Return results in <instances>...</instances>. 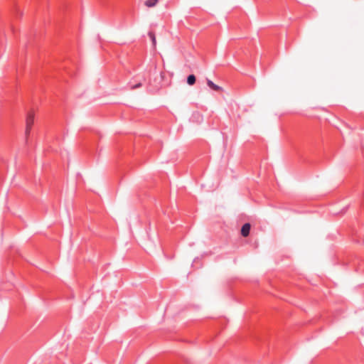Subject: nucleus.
<instances>
[{
	"label": "nucleus",
	"mask_w": 364,
	"mask_h": 364,
	"mask_svg": "<svg viewBox=\"0 0 364 364\" xmlns=\"http://www.w3.org/2000/svg\"><path fill=\"white\" fill-rule=\"evenodd\" d=\"M34 121V115L32 112H28L26 116V136L28 137Z\"/></svg>",
	"instance_id": "1"
},
{
	"label": "nucleus",
	"mask_w": 364,
	"mask_h": 364,
	"mask_svg": "<svg viewBox=\"0 0 364 364\" xmlns=\"http://www.w3.org/2000/svg\"><path fill=\"white\" fill-rule=\"evenodd\" d=\"M250 224L248 223H245L241 228V235L243 237H247L250 235Z\"/></svg>",
	"instance_id": "2"
},
{
	"label": "nucleus",
	"mask_w": 364,
	"mask_h": 364,
	"mask_svg": "<svg viewBox=\"0 0 364 364\" xmlns=\"http://www.w3.org/2000/svg\"><path fill=\"white\" fill-rule=\"evenodd\" d=\"M208 86L214 91L222 90V87L215 84L212 80L207 79Z\"/></svg>",
	"instance_id": "3"
},
{
	"label": "nucleus",
	"mask_w": 364,
	"mask_h": 364,
	"mask_svg": "<svg viewBox=\"0 0 364 364\" xmlns=\"http://www.w3.org/2000/svg\"><path fill=\"white\" fill-rule=\"evenodd\" d=\"M196 76L193 75V74H191L189 75L188 77H187V83L189 85H193L196 82Z\"/></svg>",
	"instance_id": "4"
},
{
	"label": "nucleus",
	"mask_w": 364,
	"mask_h": 364,
	"mask_svg": "<svg viewBox=\"0 0 364 364\" xmlns=\"http://www.w3.org/2000/svg\"><path fill=\"white\" fill-rule=\"evenodd\" d=\"M148 36L150 38L153 46H155L156 43L155 33L153 31H149Z\"/></svg>",
	"instance_id": "5"
},
{
	"label": "nucleus",
	"mask_w": 364,
	"mask_h": 364,
	"mask_svg": "<svg viewBox=\"0 0 364 364\" xmlns=\"http://www.w3.org/2000/svg\"><path fill=\"white\" fill-rule=\"evenodd\" d=\"M158 2V0H146L145 1V5L148 7L154 6Z\"/></svg>",
	"instance_id": "6"
},
{
	"label": "nucleus",
	"mask_w": 364,
	"mask_h": 364,
	"mask_svg": "<svg viewBox=\"0 0 364 364\" xmlns=\"http://www.w3.org/2000/svg\"><path fill=\"white\" fill-rule=\"evenodd\" d=\"M141 85H142L141 82H138L135 83L134 85H130L129 86H130L131 90H135L136 88L141 87Z\"/></svg>",
	"instance_id": "7"
}]
</instances>
